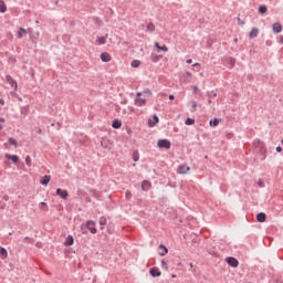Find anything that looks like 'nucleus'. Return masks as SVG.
I'll return each mask as SVG.
<instances>
[{
    "label": "nucleus",
    "instance_id": "nucleus-21",
    "mask_svg": "<svg viewBox=\"0 0 283 283\" xmlns=\"http://www.w3.org/2000/svg\"><path fill=\"white\" fill-rule=\"evenodd\" d=\"M153 119H154V122H151V120L148 122L149 127L156 126V124L158 123V115H154Z\"/></svg>",
    "mask_w": 283,
    "mask_h": 283
},
{
    "label": "nucleus",
    "instance_id": "nucleus-59",
    "mask_svg": "<svg viewBox=\"0 0 283 283\" xmlns=\"http://www.w3.org/2000/svg\"><path fill=\"white\" fill-rule=\"evenodd\" d=\"M190 266L193 268V263H190Z\"/></svg>",
    "mask_w": 283,
    "mask_h": 283
},
{
    "label": "nucleus",
    "instance_id": "nucleus-45",
    "mask_svg": "<svg viewBox=\"0 0 283 283\" xmlns=\"http://www.w3.org/2000/svg\"><path fill=\"white\" fill-rule=\"evenodd\" d=\"M133 160H134L135 163H138V156H136V154H134Z\"/></svg>",
    "mask_w": 283,
    "mask_h": 283
},
{
    "label": "nucleus",
    "instance_id": "nucleus-24",
    "mask_svg": "<svg viewBox=\"0 0 283 283\" xmlns=\"http://www.w3.org/2000/svg\"><path fill=\"white\" fill-rule=\"evenodd\" d=\"M159 249L164 250V252L159 253V255H161V256L167 255V253H169V250L164 244H160Z\"/></svg>",
    "mask_w": 283,
    "mask_h": 283
},
{
    "label": "nucleus",
    "instance_id": "nucleus-61",
    "mask_svg": "<svg viewBox=\"0 0 283 283\" xmlns=\"http://www.w3.org/2000/svg\"><path fill=\"white\" fill-rule=\"evenodd\" d=\"M137 96H140V93H137Z\"/></svg>",
    "mask_w": 283,
    "mask_h": 283
},
{
    "label": "nucleus",
    "instance_id": "nucleus-39",
    "mask_svg": "<svg viewBox=\"0 0 283 283\" xmlns=\"http://www.w3.org/2000/svg\"><path fill=\"white\" fill-rule=\"evenodd\" d=\"M24 241H28L29 244H34V239H31V238H29V237H25V238H24Z\"/></svg>",
    "mask_w": 283,
    "mask_h": 283
},
{
    "label": "nucleus",
    "instance_id": "nucleus-60",
    "mask_svg": "<svg viewBox=\"0 0 283 283\" xmlns=\"http://www.w3.org/2000/svg\"><path fill=\"white\" fill-rule=\"evenodd\" d=\"M171 277H176V274H172Z\"/></svg>",
    "mask_w": 283,
    "mask_h": 283
},
{
    "label": "nucleus",
    "instance_id": "nucleus-41",
    "mask_svg": "<svg viewBox=\"0 0 283 283\" xmlns=\"http://www.w3.org/2000/svg\"><path fill=\"white\" fill-rule=\"evenodd\" d=\"M21 114H24V116H28V107H23L21 109Z\"/></svg>",
    "mask_w": 283,
    "mask_h": 283
},
{
    "label": "nucleus",
    "instance_id": "nucleus-31",
    "mask_svg": "<svg viewBox=\"0 0 283 283\" xmlns=\"http://www.w3.org/2000/svg\"><path fill=\"white\" fill-rule=\"evenodd\" d=\"M25 165H28V167H32V158L30 156L25 157Z\"/></svg>",
    "mask_w": 283,
    "mask_h": 283
},
{
    "label": "nucleus",
    "instance_id": "nucleus-57",
    "mask_svg": "<svg viewBox=\"0 0 283 283\" xmlns=\"http://www.w3.org/2000/svg\"><path fill=\"white\" fill-rule=\"evenodd\" d=\"M234 43H238V38L234 39Z\"/></svg>",
    "mask_w": 283,
    "mask_h": 283
},
{
    "label": "nucleus",
    "instance_id": "nucleus-53",
    "mask_svg": "<svg viewBox=\"0 0 283 283\" xmlns=\"http://www.w3.org/2000/svg\"><path fill=\"white\" fill-rule=\"evenodd\" d=\"M175 96L174 95H169V101H174Z\"/></svg>",
    "mask_w": 283,
    "mask_h": 283
},
{
    "label": "nucleus",
    "instance_id": "nucleus-11",
    "mask_svg": "<svg viewBox=\"0 0 283 283\" xmlns=\"http://www.w3.org/2000/svg\"><path fill=\"white\" fill-rule=\"evenodd\" d=\"M142 189H143V191H149L151 189V182L147 181V180H144L142 182Z\"/></svg>",
    "mask_w": 283,
    "mask_h": 283
},
{
    "label": "nucleus",
    "instance_id": "nucleus-49",
    "mask_svg": "<svg viewBox=\"0 0 283 283\" xmlns=\"http://www.w3.org/2000/svg\"><path fill=\"white\" fill-rule=\"evenodd\" d=\"M0 105H6V101H3V98L0 99Z\"/></svg>",
    "mask_w": 283,
    "mask_h": 283
},
{
    "label": "nucleus",
    "instance_id": "nucleus-43",
    "mask_svg": "<svg viewBox=\"0 0 283 283\" xmlns=\"http://www.w3.org/2000/svg\"><path fill=\"white\" fill-rule=\"evenodd\" d=\"M125 196L129 200L132 198V191L127 190Z\"/></svg>",
    "mask_w": 283,
    "mask_h": 283
},
{
    "label": "nucleus",
    "instance_id": "nucleus-29",
    "mask_svg": "<svg viewBox=\"0 0 283 283\" xmlns=\"http://www.w3.org/2000/svg\"><path fill=\"white\" fill-rule=\"evenodd\" d=\"M147 30H148V32H154L156 30V27L154 25V23H148Z\"/></svg>",
    "mask_w": 283,
    "mask_h": 283
},
{
    "label": "nucleus",
    "instance_id": "nucleus-12",
    "mask_svg": "<svg viewBox=\"0 0 283 283\" xmlns=\"http://www.w3.org/2000/svg\"><path fill=\"white\" fill-rule=\"evenodd\" d=\"M258 222H266V213L260 212L256 214Z\"/></svg>",
    "mask_w": 283,
    "mask_h": 283
},
{
    "label": "nucleus",
    "instance_id": "nucleus-20",
    "mask_svg": "<svg viewBox=\"0 0 283 283\" xmlns=\"http://www.w3.org/2000/svg\"><path fill=\"white\" fill-rule=\"evenodd\" d=\"M160 59H163V56H160V55H156V54L150 55V61L153 63H158V61H160Z\"/></svg>",
    "mask_w": 283,
    "mask_h": 283
},
{
    "label": "nucleus",
    "instance_id": "nucleus-52",
    "mask_svg": "<svg viewBox=\"0 0 283 283\" xmlns=\"http://www.w3.org/2000/svg\"><path fill=\"white\" fill-rule=\"evenodd\" d=\"M0 123H6V118L0 117Z\"/></svg>",
    "mask_w": 283,
    "mask_h": 283
},
{
    "label": "nucleus",
    "instance_id": "nucleus-3",
    "mask_svg": "<svg viewBox=\"0 0 283 283\" xmlns=\"http://www.w3.org/2000/svg\"><path fill=\"white\" fill-rule=\"evenodd\" d=\"M226 262L230 265L233 266V269H237L238 264H240V262L238 261V259L233 258V256H228L226 259Z\"/></svg>",
    "mask_w": 283,
    "mask_h": 283
},
{
    "label": "nucleus",
    "instance_id": "nucleus-62",
    "mask_svg": "<svg viewBox=\"0 0 283 283\" xmlns=\"http://www.w3.org/2000/svg\"><path fill=\"white\" fill-rule=\"evenodd\" d=\"M208 103H211V99H209Z\"/></svg>",
    "mask_w": 283,
    "mask_h": 283
},
{
    "label": "nucleus",
    "instance_id": "nucleus-14",
    "mask_svg": "<svg viewBox=\"0 0 283 283\" xmlns=\"http://www.w3.org/2000/svg\"><path fill=\"white\" fill-rule=\"evenodd\" d=\"M145 103H147V99H145V98L137 97V98L135 99V104H136L138 107H143V105H145Z\"/></svg>",
    "mask_w": 283,
    "mask_h": 283
},
{
    "label": "nucleus",
    "instance_id": "nucleus-44",
    "mask_svg": "<svg viewBox=\"0 0 283 283\" xmlns=\"http://www.w3.org/2000/svg\"><path fill=\"white\" fill-rule=\"evenodd\" d=\"M258 186H259V187H264V181H263L262 179H260V180L258 181Z\"/></svg>",
    "mask_w": 283,
    "mask_h": 283
},
{
    "label": "nucleus",
    "instance_id": "nucleus-10",
    "mask_svg": "<svg viewBox=\"0 0 283 283\" xmlns=\"http://www.w3.org/2000/svg\"><path fill=\"white\" fill-rule=\"evenodd\" d=\"M149 273L153 277H160V275H163L158 268L150 269Z\"/></svg>",
    "mask_w": 283,
    "mask_h": 283
},
{
    "label": "nucleus",
    "instance_id": "nucleus-37",
    "mask_svg": "<svg viewBox=\"0 0 283 283\" xmlns=\"http://www.w3.org/2000/svg\"><path fill=\"white\" fill-rule=\"evenodd\" d=\"M40 209H43L44 211H48V203L41 202L40 203Z\"/></svg>",
    "mask_w": 283,
    "mask_h": 283
},
{
    "label": "nucleus",
    "instance_id": "nucleus-50",
    "mask_svg": "<svg viewBox=\"0 0 283 283\" xmlns=\"http://www.w3.org/2000/svg\"><path fill=\"white\" fill-rule=\"evenodd\" d=\"M279 43L283 45V38H280Z\"/></svg>",
    "mask_w": 283,
    "mask_h": 283
},
{
    "label": "nucleus",
    "instance_id": "nucleus-46",
    "mask_svg": "<svg viewBox=\"0 0 283 283\" xmlns=\"http://www.w3.org/2000/svg\"><path fill=\"white\" fill-rule=\"evenodd\" d=\"M192 74L190 72H186V77L191 78Z\"/></svg>",
    "mask_w": 283,
    "mask_h": 283
},
{
    "label": "nucleus",
    "instance_id": "nucleus-22",
    "mask_svg": "<svg viewBox=\"0 0 283 283\" xmlns=\"http://www.w3.org/2000/svg\"><path fill=\"white\" fill-rule=\"evenodd\" d=\"M258 34H260V29L253 28L249 33V36H258Z\"/></svg>",
    "mask_w": 283,
    "mask_h": 283
},
{
    "label": "nucleus",
    "instance_id": "nucleus-7",
    "mask_svg": "<svg viewBox=\"0 0 283 283\" xmlns=\"http://www.w3.org/2000/svg\"><path fill=\"white\" fill-rule=\"evenodd\" d=\"M101 61H103V63H109L112 55L107 52L101 53Z\"/></svg>",
    "mask_w": 283,
    "mask_h": 283
},
{
    "label": "nucleus",
    "instance_id": "nucleus-23",
    "mask_svg": "<svg viewBox=\"0 0 283 283\" xmlns=\"http://www.w3.org/2000/svg\"><path fill=\"white\" fill-rule=\"evenodd\" d=\"M105 224H107V219L105 217H101L99 218L101 230L104 229Z\"/></svg>",
    "mask_w": 283,
    "mask_h": 283
},
{
    "label": "nucleus",
    "instance_id": "nucleus-26",
    "mask_svg": "<svg viewBox=\"0 0 283 283\" xmlns=\"http://www.w3.org/2000/svg\"><path fill=\"white\" fill-rule=\"evenodd\" d=\"M95 45H105V38H97L95 41Z\"/></svg>",
    "mask_w": 283,
    "mask_h": 283
},
{
    "label": "nucleus",
    "instance_id": "nucleus-47",
    "mask_svg": "<svg viewBox=\"0 0 283 283\" xmlns=\"http://www.w3.org/2000/svg\"><path fill=\"white\" fill-rule=\"evenodd\" d=\"M192 67H200V63L192 64Z\"/></svg>",
    "mask_w": 283,
    "mask_h": 283
},
{
    "label": "nucleus",
    "instance_id": "nucleus-48",
    "mask_svg": "<svg viewBox=\"0 0 283 283\" xmlns=\"http://www.w3.org/2000/svg\"><path fill=\"white\" fill-rule=\"evenodd\" d=\"M276 151L280 154L282 151V147L277 146Z\"/></svg>",
    "mask_w": 283,
    "mask_h": 283
},
{
    "label": "nucleus",
    "instance_id": "nucleus-18",
    "mask_svg": "<svg viewBox=\"0 0 283 283\" xmlns=\"http://www.w3.org/2000/svg\"><path fill=\"white\" fill-rule=\"evenodd\" d=\"M0 258L2 260H6V258H8V250H6V248H0Z\"/></svg>",
    "mask_w": 283,
    "mask_h": 283
},
{
    "label": "nucleus",
    "instance_id": "nucleus-54",
    "mask_svg": "<svg viewBox=\"0 0 283 283\" xmlns=\"http://www.w3.org/2000/svg\"><path fill=\"white\" fill-rule=\"evenodd\" d=\"M38 134H43V129L39 128Z\"/></svg>",
    "mask_w": 283,
    "mask_h": 283
},
{
    "label": "nucleus",
    "instance_id": "nucleus-5",
    "mask_svg": "<svg viewBox=\"0 0 283 283\" xmlns=\"http://www.w3.org/2000/svg\"><path fill=\"white\" fill-rule=\"evenodd\" d=\"M272 30H273L274 34H280V32H282V30H283L282 23H280V22L273 23Z\"/></svg>",
    "mask_w": 283,
    "mask_h": 283
},
{
    "label": "nucleus",
    "instance_id": "nucleus-15",
    "mask_svg": "<svg viewBox=\"0 0 283 283\" xmlns=\"http://www.w3.org/2000/svg\"><path fill=\"white\" fill-rule=\"evenodd\" d=\"M6 158H8V160H12V163H14V164L19 163V156H17V155L7 154Z\"/></svg>",
    "mask_w": 283,
    "mask_h": 283
},
{
    "label": "nucleus",
    "instance_id": "nucleus-42",
    "mask_svg": "<svg viewBox=\"0 0 283 283\" xmlns=\"http://www.w3.org/2000/svg\"><path fill=\"white\" fill-rule=\"evenodd\" d=\"M238 24L239 25H244V21L240 17H238Z\"/></svg>",
    "mask_w": 283,
    "mask_h": 283
},
{
    "label": "nucleus",
    "instance_id": "nucleus-40",
    "mask_svg": "<svg viewBox=\"0 0 283 283\" xmlns=\"http://www.w3.org/2000/svg\"><path fill=\"white\" fill-rule=\"evenodd\" d=\"M161 269H165L166 271L168 269L167 262H165V260L161 261Z\"/></svg>",
    "mask_w": 283,
    "mask_h": 283
},
{
    "label": "nucleus",
    "instance_id": "nucleus-58",
    "mask_svg": "<svg viewBox=\"0 0 283 283\" xmlns=\"http://www.w3.org/2000/svg\"><path fill=\"white\" fill-rule=\"evenodd\" d=\"M213 96L216 97V96H218V94L213 93Z\"/></svg>",
    "mask_w": 283,
    "mask_h": 283
},
{
    "label": "nucleus",
    "instance_id": "nucleus-38",
    "mask_svg": "<svg viewBox=\"0 0 283 283\" xmlns=\"http://www.w3.org/2000/svg\"><path fill=\"white\" fill-rule=\"evenodd\" d=\"M93 21L96 23V25H103V21L98 20V18H93Z\"/></svg>",
    "mask_w": 283,
    "mask_h": 283
},
{
    "label": "nucleus",
    "instance_id": "nucleus-28",
    "mask_svg": "<svg viewBox=\"0 0 283 283\" xmlns=\"http://www.w3.org/2000/svg\"><path fill=\"white\" fill-rule=\"evenodd\" d=\"M268 10H269V9H268L266 6H264V4L259 8L260 14H266Z\"/></svg>",
    "mask_w": 283,
    "mask_h": 283
},
{
    "label": "nucleus",
    "instance_id": "nucleus-33",
    "mask_svg": "<svg viewBox=\"0 0 283 283\" xmlns=\"http://www.w3.org/2000/svg\"><path fill=\"white\" fill-rule=\"evenodd\" d=\"M23 34H28V31H25L23 28H20L18 31V36H23Z\"/></svg>",
    "mask_w": 283,
    "mask_h": 283
},
{
    "label": "nucleus",
    "instance_id": "nucleus-34",
    "mask_svg": "<svg viewBox=\"0 0 283 283\" xmlns=\"http://www.w3.org/2000/svg\"><path fill=\"white\" fill-rule=\"evenodd\" d=\"M195 123H196V119H193V118H187L186 119V125H195Z\"/></svg>",
    "mask_w": 283,
    "mask_h": 283
},
{
    "label": "nucleus",
    "instance_id": "nucleus-2",
    "mask_svg": "<svg viewBox=\"0 0 283 283\" xmlns=\"http://www.w3.org/2000/svg\"><path fill=\"white\" fill-rule=\"evenodd\" d=\"M6 81L7 83H9V85H11V87H13L14 92H17V90L19 88V84H17L14 78H12V76L10 75H6Z\"/></svg>",
    "mask_w": 283,
    "mask_h": 283
},
{
    "label": "nucleus",
    "instance_id": "nucleus-51",
    "mask_svg": "<svg viewBox=\"0 0 283 283\" xmlns=\"http://www.w3.org/2000/svg\"><path fill=\"white\" fill-rule=\"evenodd\" d=\"M187 63L190 65V63H193V60L189 59L187 60Z\"/></svg>",
    "mask_w": 283,
    "mask_h": 283
},
{
    "label": "nucleus",
    "instance_id": "nucleus-27",
    "mask_svg": "<svg viewBox=\"0 0 283 283\" xmlns=\"http://www.w3.org/2000/svg\"><path fill=\"white\" fill-rule=\"evenodd\" d=\"M220 125V119L214 118L213 120H210V127H218Z\"/></svg>",
    "mask_w": 283,
    "mask_h": 283
},
{
    "label": "nucleus",
    "instance_id": "nucleus-13",
    "mask_svg": "<svg viewBox=\"0 0 283 283\" xmlns=\"http://www.w3.org/2000/svg\"><path fill=\"white\" fill-rule=\"evenodd\" d=\"M72 244H74V237L67 235V238L64 242V247H72Z\"/></svg>",
    "mask_w": 283,
    "mask_h": 283
},
{
    "label": "nucleus",
    "instance_id": "nucleus-36",
    "mask_svg": "<svg viewBox=\"0 0 283 283\" xmlns=\"http://www.w3.org/2000/svg\"><path fill=\"white\" fill-rule=\"evenodd\" d=\"M190 104H191V107H192V112H196V109L198 107V103H196V101H191Z\"/></svg>",
    "mask_w": 283,
    "mask_h": 283
},
{
    "label": "nucleus",
    "instance_id": "nucleus-19",
    "mask_svg": "<svg viewBox=\"0 0 283 283\" xmlns=\"http://www.w3.org/2000/svg\"><path fill=\"white\" fill-rule=\"evenodd\" d=\"M155 48H157V50H161V52H168V48L167 45H163L160 46V44L158 42L155 43Z\"/></svg>",
    "mask_w": 283,
    "mask_h": 283
},
{
    "label": "nucleus",
    "instance_id": "nucleus-25",
    "mask_svg": "<svg viewBox=\"0 0 283 283\" xmlns=\"http://www.w3.org/2000/svg\"><path fill=\"white\" fill-rule=\"evenodd\" d=\"M8 7L6 6V2H3L2 0H0V12H7Z\"/></svg>",
    "mask_w": 283,
    "mask_h": 283
},
{
    "label": "nucleus",
    "instance_id": "nucleus-16",
    "mask_svg": "<svg viewBox=\"0 0 283 283\" xmlns=\"http://www.w3.org/2000/svg\"><path fill=\"white\" fill-rule=\"evenodd\" d=\"M123 126V123L118 119H114L113 124H112V127L114 129H120V127Z\"/></svg>",
    "mask_w": 283,
    "mask_h": 283
},
{
    "label": "nucleus",
    "instance_id": "nucleus-9",
    "mask_svg": "<svg viewBox=\"0 0 283 283\" xmlns=\"http://www.w3.org/2000/svg\"><path fill=\"white\" fill-rule=\"evenodd\" d=\"M50 180H52V177L45 175L40 179V184H42L44 187H48V185H50Z\"/></svg>",
    "mask_w": 283,
    "mask_h": 283
},
{
    "label": "nucleus",
    "instance_id": "nucleus-17",
    "mask_svg": "<svg viewBox=\"0 0 283 283\" xmlns=\"http://www.w3.org/2000/svg\"><path fill=\"white\" fill-rule=\"evenodd\" d=\"M178 169L179 174H187L190 170L189 166L187 165H180Z\"/></svg>",
    "mask_w": 283,
    "mask_h": 283
},
{
    "label": "nucleus",
    "instance_id": "nucleus-8",
    "mask_svg": "<svg viewBox=\"0 0 283 283\" xmlns=\"http://www.w3.org/2000/svg\"><path fill=\"white\" fill-rule=\"evenodd\" d=\"M101 146L104 147V149H111L113 147L112 142L109 139L103 138L101 142Z\"/></svg>",
    "mask_w": 283,
    "mask_h": 283
},
{
    "label": "nucleus",
    "instance_id": "nucleus-30",
    "mask_svg": "<svg viewBox=\"0 0 283 283\" xmlns=\"http://www.w3.org/2000/svg\"><path fill=\"white\" fill-rule=\"evenodd\" d=\"M132 67H140V61L138 60H134L132 63H130Z\"/></svg>",
    "mask_w": 283,
    "mask_h": 283
},
{
    "label": "nucleus",
    "instance_id": "nucleus-35",
    "mask_svg": "<svg viewBox=\"0 0 283 283\" xmlns=\"http://www.w3.org/2000/svg\"><path fill=\"white\" fill-rule=\"evenodd\" d=\"M8 143H9V145H14V147H17V142H15L14 138L9 137V138H8Z\"/></svg>",
    "mask_w": 283,
    "mask_h": 283
},
{
    "label": "nucleus",
    "instance_id": "nucleus-1",
    "mask_svg": "<svg viewBox=\"0 0 283 283\" xmlns=\"http://www.w3.org/2000/svg\"><path fill=\"white\" fill-rule=\"evenodd\" d=\"M157 147H159V149H171V142H169V139H159Z\"/></svg>",
    "mask_w": 283,
    "mask_h": 283
},
{
    "label": "nucleus",
    "instance_id": "nucleus-56",
    "mask_svg": "<svg viewBox=\"0 0 283 283\" xmlns=\"http://www.w3.org/2000/svg\"><path fill=\"white\" fill-rule=\"evenodd\" d=\"M1 129H3V125L0 124V132H1Z\"/></svg>",
    "mask_w": 283,
    "mask_h": 283
},
{
    "label": "nucleus",
    "instance_id": "nucleus-55",
    "mask_svg": "<svg viewBox=\"0 0 283 283\" xmlns=\"http://www.w3.org/2000/svg\"><path fill=\"white\" fill-rule=\"evenodd\" d=\"M195 92H198V86H193Z\"/></svg>",
    "mask_w": 283,
    "mask_h": 283
},
{
    "label": "nucleus",
    "instance_id": "nucleus-6",
    "mask_svg": "<svg viewBox=\"0 0 283 283\" xmlns=\"http://www.w3.org/2000/svg\"><path fill=\"white\" fill-rule=\"evenodd\" d=\"M56 196H60V198H62L63 200H66L67 199V190H63L61 188H57L56 189Z\"/></svg>",
    "mask_w": 283,
    "mask_h": 283
},
{
    "label": "nucleus",
    "instance_id": "nucleus-32",
    "mask_svg": "<svg viewBox=\"0 0 283 283\" xmlns=\"http://www.w3.org/2000/svg\"><path fill=\"white\" fill-rule=\"evenodd\" d=\"M228 63H229L230 67H233L235 65V59L229 57Z\"/></svg>",
    "mask_w": 283,
    "mask_h": 283
},
{
    "label": "nucleus",
    "instance_id": "nucleus-4",
    "mask_svg": "<svg viewBox=\"0 0 283 283\" xmlns=\"http://www.w3.org/2000/svg\"><path fill=\"white\" fill-rule=\"evenodd\" d=\"M86 228L88 229V231L93 234L96 233V223L93 220H90L86 222Z\"/></svg>",
    "mask_w": 283,
    "mask_h": 283
}]
</instances>
